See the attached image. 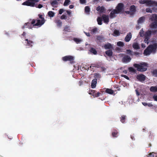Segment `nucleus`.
Segmentation results:
<instances>
[{
	"mask_svg": "<svg viewBox=\"0 0 157 157\" xmlns=\"http://www.w3.org/2000/svg\"><path fill=\"white\" fill-rule=\"evenodd\" d=\"M133 66L136 68L137 71L140 72L146 71L147 69V64L145 62L141 63L140 64L135 63Z\"/></svg>",
	"mask_w": 157,
	"mask_h": 157,
	"instance_id": "f257e3e1",
	"label": "nucleus"
},
{
	"mask_svg": "<svg viewBox=\"0 0 157 157\" xmlns=\"http://www.w3.org/2000/svg\"><path fill=\"white\" fill-rule=\"evenodd\" d=\"M45 22L44 20H37L33 19L31 21V24H33V26H41Z\"/></svg>",
	"mask_w": 157,
	"mask_h": 157,
	"instance_id": "f03ea898",
	"label": "nucleus"
},
{
	"mask_svg": "<svg viewBox=\"0 0 157 157\" xmlns=\"http://www.w3.org/2000/svg\"><path fill=\"white\" fill-rule=\"evenodd\" d=\"M152 33V31L150 30H148L145 32L144 36L145 39L144 42V43L147 44H148L149 43V39H150Z\"/></svg>",
	"mask_w": 157,
	"mask_h": 157,
	"instance_id": "7ed1b4c3",
	"label": "nucleus"
},
{
	"mask_svg": "<svg viewBox=\"0 0 157 157\" xmlns=\"http://www.w3.org/2000/svg\"><path fill=\"white\" fill-rule=\"evenodd\" d=\"M62 60L65 62L70 61V63H74V57L71 56H66L63 57Z\"/></svg>",
	"mask_w": 157,
	"mask_h": 157,
	"instance_id": "20e7f679",
	"label": "nucleus"
},
{
	"mask_svg": "<svg viewBox=\"0 0 157 157\" xmlns=\"http://www.w3.org/2000/svg\"><path fill=\"white\" fill-rule=\"evenodd\" d=\"M131 60V58L130 56L124 55L122 59V61L124 63H127L130 62Z\"/></svg>",
	"mask_w": 157,
	"mask_h": 157,
	"instance_id": "39448f33",
	"label": "nucleus"
},
{
	"mask_svg": "<svg viewBox=\"0 0 157 157\" xmlns=\"http://www.w3.org/2000/svg\"><path fill=\"white\" fill-rule=\"evenodd\" d=\"M35 4L34 0H28L22 3L23 5L32 7L34 6Z\"/></svg>",
	"mask_w": 157,
	"mask_h": 157,
	"instance_id": "423d86ee",
	"label": "nucleus"
},
{
	"mask_svg": "<svg viewBox=\"0 0 157 157\" xmlns=\"http://www.w3.org/2000/svg\"><path fill=\"white\" fill-rule=\"evenodd\" d=\"M148 47H150L149 49L151 53H155L157 48V44L155 43L149 45Z\"/></svg>",
	"mask_w": 157,
	"mask_h": 157,
	"instance_id": "0eeeda50",
	"label": "nucleus"
},
{
	"mask_svg": "<svg viewBox=\"0 0 157 157\" xmlns=\"http://www.w3.org/2000/svg\"><path fill=\"white\" fill-rule=\"evenodd\" d=\"M124 5L122 3H119L116 6V10L118 13L121 12L124 9Z\"/></svg>",
	"mask_w": 157,
	"mask_h": 157,
	"instance_id": "6e6552de",
	"label": "nucleus"
},
{
	"mask_svg": "<svg viewBox=\"0 0 157 157\" xmlns=\"http://www.w3.org/2000/svg\"><path fill=\"white\" fill-rule=\"evenodd\" d=\"M136 78L139 81L142 82L145 80L146 76L144 75L141 74L138 75L136 76Z\"/></svg>",
	"mask_w": 157,
	"mask_h": 157,
	"instance_id": "1a4fd4ad",
	"label": "nucleus"
},
{
	"mask_svg": "<svg viewBox=\"0 0 157 157\" xmlns=\"http://www.w3.org/2000/svg\"><path fill=\"white\" fill-rule=\"evenodd\" d=\"M127 53L129 54L131 56H137L140 54L137 52H133L130 49H127L126 50Z\"/></svg>",
	"mask_w": 157,
	"mask_h": 157,
	"instance_id": "9d476101",
	"label": "nucleus"
},
{
	"mask_svg": "<svg viewBox=\"0 0 157 157\" xmlns=\"http://www.w3.org/2000/svg\"><path fill=\"white\" fill-rule=\"evenodd\" d=\"M104 36H97L96 41L98 44L104 42Z\"/></svg>",
	"mask_w": 157,
	"mask_h": 157,
	"instance_id": "9b49d317",
	"label": "nucleus"
},
{
	"mask_svg": "<svg viewBox=\"0 0 157 157\" xmlns=\"http://www.w3.org/2000/svg\"><path fill=\"white\" fill-rule=\"evenodd\" d=\"M25 40L26 41L25 42L26 46H29L31 47H32L33 46V44L34 43L33 42L30 40H29L27 39H25Z\"/></svg>",
	"mask_w": 157,
	"mask_h": 157,
	"instance_id": "f8f14e48",
	"label": "nucleus"
},
{
	"mask_svg": "<svg viewBox=\"0 0 157 157\" xmlns=\"http://www.w3.org/2000/svg\"><path fill=\"white\" fill-rule=\"evenodd\" d=\"M101 18L102 19L105 23L107 24L109 22V16L105 14H103L102 15Z\"/></svg>",
	"mask_w": 157,
	"mask_h": 157,
	"instance_id": "ddd939ff",
	"label": "nucleus"
},
{
	"mask_svg": "<svg viewBox=\"0 0 157 157\" xmlns=\"http://www.w3.org/2000/svg\"><path fill=\"white\" fill-rule=\"evenodd\" d=\"M118 13V12H117V10H113L110 13V17L111 18H113L115 17H116L115 14Z\"/></svg>",
	"mask_w": 157,
	"mask_h": 157,
	"instance_id": "4468645a",
	"label": "nucleus"
},
{
	"mask_svg": "<svg viewBox=\"0 0 157 157\" xmlns=\"http://www.w3.org/2000/svg\"><path fill=\"white\" fill-rule=\"evenodd\" d=\"M97 11H99L101 13H105V7L102 6H98L96 8Z\"/></svg>",
	"mask_w": 157,
	"mask_h": 157,
	"instance_id": "2eb2a0df",
	"label": "nucleus"
},
{
	"mask_svg": "<svg viewBox=\"0 0 157 157\" xmlns=\"http://www.w3.org/2000/svg\"><path fill=\"white\" fill-rule=\"evenodd\" d=\"M60 0H54L51 2V5L54 8H56L58 7V1Z\"/></svg>",
	"mask_w": 157,
	"mask_h": 157,
	"instance_id": "dca6fc26",
	"label": "nucleus"
},
{
	"mask_svg": "<svg viewBox=\"0 0 157 157\" xmlns=\"http://www.w3.org/2000/svg\"><path fill=\"white\" fill-rule=\"evenodd\" d=\"M132 38V34L131 33H128L125 36L124 40L126 42H129Z\"/></svg>",
	"mask_w": 157,
	"mask_h": 157,
	"instance_id": "f3484780",
	"label": "nucleus"
},
{
	"mask_svg": "<svg viewBox=\"0 0 157 157\" xmlns=\"http://www.w3.org/2000/svg\"><path fill=\"white\" fill-rule=\"evenodd\" d=\"M97 83V79H93L91 82V87L92 88H95L96 86V84Z\"/></svg>",
	"mask_w": 157,
	"mask_h": 157,
	"instance_id": "a211bd4d",
	"label": "nucleus"
},
{
	"mask_svg": "<svg viewBox=\"0 0 157 157\" xmlns=\"http://www.w3.org/2000/svg\"><path fill=\"white\" fill-rule=\"evenodd\" d=\"M150 47L147 48L144 50V55L147 56L150 55L151 52L149 49Z\"/></svg>",
	"mask_w": 157,
	"mask_h": 157,
	"instance_id": "6ab92c4d",
	"label": "nucleus"
},
{
	"mask_svg": "<svg viewBox=\"0 0 157 157\" xmlns=\"http://www.w3.org/2000/svg\"><path fill=\"white\" fill-rule=\"evenodd\" d=\"M104 48L106 49H110L113 48L112 45L110 43H108L104 45Z\"/></svg>",
	"mask_w": 157,
	"mask_h": 157,
	"instance_id": "aec40b11",
	"label": "nucleus"
},
{
	"mask_svg": "<svg viewBox=\"0 0 157 157\" xmlns=\"http://www.w3.org/2000/svg\"><path fill=\"white\" fill-rule=\"evenodd\" d=\"M151 73L152 76L157 77V69H154L151 71Z\"/></svg>",
	"mask_w": 157,
	"mask_h": 157,
	"instance_id": "412c9836",
	"label": "nucleus"
},
{
	"mask_svg": "<svg viewBox=\"0 0 157 157\" xmlns=\"http://www.w3.org/2000/svg\"><path fill=\"white\" fill-rule=\"evenodd\" d=\"M118 131L116 129H113V131L112 133V136L113 137H117L118 136Z\"/></svg>",
	"mask_w": 157,
	"mask_h": 157,
	"instance_id": "4be33fe9",
	"label": "nucleus"
},
{
	"mask_svg": "<svg viewBox=\"0 0 157 157\" xmlns=\"http://www.w3.org/2000/svg\"><path fill=\"white\" fill-rule=\"evenodd\" d=\"M105 53L108 56L110 57L112 56L113 52L112 50L109 49L105 52Z\"/></svg>",
	"mask_w": 157,
	"mask_h": 157,
	"instance_id": "5701e85b",
	"label": "nucleus"
},
{
	"mask_svg": "<svg viewBox=\"0 0 157 157\" xmlns=\"http://www.w3.org/2000/svg\"><path fill=\"white\" fill-rule=\"evenodd\" d=\"M150 27L151 28H157V21H154L152 22L150 25Z\"/></svg>",
	"mask_w": 157,
	"mask_h": 157,
	"instance_id": "b1692460",
	"label": "nucleus"
},
{
	"mask_svg": "<svg viewBox=\"0 0 157 157\" xmlns=\"http://www.w3.org/2000/svg\"><path fill=\"white\" fill-rule=\"evenodd\" d=\"M155 1L151 0H146V4L147 5H155Z\"/></svg>",
	"mask_w": 157,
	"mask_h": 157,
	"instance_id": "393cba45",
	"label": "nucleus"
},
{
	"mask_svg": "<svg viewBox=\"0 0 157 157\" xmlns=\"http://www.w3.org/2000/svg\"><path fill=\"white\" fill-rule=\"evenodd\" d=\"M105 92L107 94H112L113 93V90L109 88H105Z\"/></svg>",
	"mask_w": 157,
	"mask_h": 157,
	"instance_id": "a878e982",
	"label": "nucleus"
},
{
	"mask_svg": "<svg viewBox=\"0 0 157 157\" xmlns=\"http://www.w3.org/2000/svg\"><path fill=\"white\" fill-rule=\"evenodd\" d=\"M150 19L152 21H157V14H152L150 18Z\"/></svg>",
	"mask_w": 157,
	"mask_h": 157,
	"instance_id": "bb28decb",
	"label": "nucleus"
},
{
	"mask_svg": "<svg viewBox=\"0 0 157 157\" xmlns=\"http://www.w3.org/2000/svg\"><path fill=\"white\" fill-rule=\"evenodd\" d=\"M130 10L133 13L136 11V6L134 5L131 6L130 7Z\"/></svg>",
	"mask_w": 157,
	"mask_h": 157,
	"instance_id": "cd10ccee",
	"label": "nucleus"
},
{
	"mask_svg": "<svg viewBox=\"0 0 157 157\" xmlns=\"http://www.w3.org/2000/svg\"><path fill=\"white\" fill-rule=\"evenodd\" d=\"M150 90L152 92H157V86H151L150 88Z\"/></svg>",
	"mask_w": 157,
	"mask_h": 157,
	"instance_id": "c85d7f7f",
	"label": "nucleus"
},
{
	"mask_svg": "<svg viewBox=\"0 0 157 157\" xmlns=\"http://www.w3.org/2000/svg\"><path fill=\"white\" fill-rule=\"evenodd\" d=\"M145 18L144 17H140L138 20V24L143 23L144 21Z\"/></svg>",
	"mask_w": 157,
	"mask_h": 157,
	"instance_id": "c756f323",
	"label": "nucleus"
},
{
	"mask_svg": "<svg viewBox=\"0 0 157 157\" xmlns=\"http://www.w3.org/2000/svg\"><path fill=\"white\" fill-rule=\"evenodd\" d=\"M133 48L135 49H140V47L137 43H134L132 44Z\"/></svg>",
	"mask_w": 157,
	"mask_h": 157,
	"instance_id": "7c9ffc66",
	"label": "nucleus"
},
{
	"mask_svg": "<svg viewBox=\"0 0 157 157\" xmlns=\"http://www.w3.org/2000/svg\"><path fill=\"white\" fill-rule=\"evenodd\" d=\"M126 116L124 115H123L121 116L120 118L121 121L123 123H124L125 120L126 119Z\"/></svg>",
	"mask_w": 157,
	"mask_h": 157,
	"instance_id": "2f4dec72",
	"label": "nucleus"
},
{
	"mask_svg": "<svg viewBox=\"0 0 157 157\" xmlns=\"http://www.w3.org/2000/svg\"><path fill=\"white\" fill-rule=\"evenodd\" d=\"M55 22L56 23L57 26L61 27L62 25V22L60 20H57Z\"/></svg>",
	"mask_w": 157,
	"mask_h": 157,
	"instance_id": "473e14b6",
	"label": "nucleus"
},
{
	"mask_svg": "<svg viewBox=\"0 0 157 157\" xmlns=\"http://www.w3.org/2000/svg\"><path fill=\"white\" fill-rule=\"evenodd\" d=\"M90 51L94 55H96L97 53V51L96 49L93 48H90Z\"/></svg>",
	"mask_w": 157,
	"mask_h": 157,
	"instance_id": "72a5a7b5",
	"label": "nucleus"
},
{
	"mask_svg": "<svg viewBox=\"0 0 157 157\" xmlns=\"http://www.w3.org/2000/svg\"><path fill=\"white\" fill-rule=\"evenodd\" d=\"M90 9L89 6H86L85 8V11L87 14H89Z\"/></svg>",
	"mask_w": 157,
	"mask_h": 157,
	"instance_id": "f704fd0d",
	"label": "nucleus"
},
{
	"mask_svg": "<svg viewBox=\"0 0 157 157\" xmlns=\"http://www.w3.org/2000/svg\"><path fill=\"white\" fill-rule=\"evenodd\" d=\"M102 19L101 17H98L97 19V21L98 24L99 25H101L102 24Z\"/></svg>",
	"mask_w": 157,
	"mask_h": 157,
	"instance_id": "c9c22d12",
	"label": "nucleus"
},
{
	"mask_svg": "<svg viewBox=\"0 0 157 157\" xmlns=\"http://www.w3.org/2000/svg\"><path fill=\"white\" fill-rule=\"evenodd\" d=\"M63 31L64 32H70V29L69 26L67 25L66 26L63 30Z\"/></svg>",
	"mask_w": 157,
	"mask_h": 157,
	"instance_id": "e433bc0d",
	"label": "nucleus"
},
{
	"mask_svg": "<svg viewBox=\"0 0 157 157\" xmlns=\"http://www.w3.org/2000/svg\"><path fill=\"white\" fill-rule=\"evenodd\" d=\"M128 69L129 70V71L131 72H132L134 73H136V70L132 67H129L128 68Z\"/></svg>",
	"mask_w": 157,
	"mask_h": 157,
	"instance_id": "4c0bfd02",
	"label": "nucleus"
},
{
	"mask_svg": "<svg viewBox=\"0 0 157 157\" xmlns=\"http://www.w3.org/2000/svg\"><path fill=\"white\" fill-rule=\"evenodd\" d=\"M156 154L154 152H152L149 154L147 155V157H156Z\"/></svg>",
	"mask_w": 157,
	"mask_h": 157,
	"instance_id": "58836bf2",
	"label": "nucleus"
},
{
	"mask_svg": "<svg viewBox=\"0 0 157 157\" xmlns=\"http://www.w3.org/2000/svg\"><path fill=\"white\" fill-rule=\"evenodd\" d=\"M48 16L50 17H52L54 16L55 13L52 11H49L48 13Z\"/></svg>",
	"mask_w": 157,
	"mask_h": 157,
	"instance_id": "ea45409f",
	"label": "nucleus"
},
{
	"mask_svg": "<svg viewBox=\"0 0 157 157\" xmlns=\"http://www.w3.org/2000/svg\"><path fill=\"white\" fill-rule=\"evenodd\" d=\"M70 2V0H65L63 4V6H66L69 4V3Z\"/></svg>",
	"mask_w": 157,
	"mask_h": 157,
	"instance_id": "a19ab883",
	"label": "nucleus"
},
{
	"mask_svg": "<svg viewBox=\"0 0 157 157\" xmlns=\"http://www.w3.org/2000/svg\"><path fill=\"white\" fill-rule=\"evenodd\" d=\"M144 31L143 30V29L142 28L140 30L139 33L140 36L141 37H143L144 36Z\"/></svg>",
	"mask_w": 157,
	"mask_h": 157,
	"instance_id": "79ce46f5",
	"label": "nucleus"
},
{
	"mask_svg": "<svg viewBox=\"0 0 157 157\" xmlns=\"http://www.w3.org/2000/svg\"><path fill=\"white\" fill-rule=\"evenodd\" d=\"M95 78H100L101 77V75L99 73H95L94 74Z\"/></svg>",
	"mask_w": 157,
	"mask_h": 157,
	"instance_id": "37998d69",
	"label": "nucleus"
},
{
	"mask_svg": "<svg viewBox=\"0 0 157 157\" xmlns=\"http://www.w3.org/2000/svg\"><path fill=\"white\" fill-rule=\"evenodd\" d=\"M117 45L119 46L123 47L124 46V44L122 42L119 41L117 42Z\"/></svg>",
	"mask_w": 157,
	"mask_h": 157,
	"instance_id": "c03bdc74",
	"label": "nucleus"
},
{
	"mask_svg": "<svg viewBox=\"0 0 157 157\" xmlns=\"http://www.w3.org/2000/svg\"><path fill=\"white\" fill-rule=\"evenodd\" d=\"M97 32V28H95L91 31V33H95Z\"/></svg>",
	"mask_w": 157,
	"mask_h": 157,
	"instance_id": "a18cd8bd",
	"label": "nucleus"
},
{
	"mask_svg": "<svg viewBox=\"0 0 157 157\" xmlns=\"http://www.w3.org/2000/svg\"><path fill=\"white\" fill-rule=\"evenodd\" d=\"M27 23L28 24V25H27V28H29V29H31L32 28V26H33V24H31V23L29 22H27Z\"/></svg>",
	"mask_w": 157,
	"mask_h": 157,
	"instance_id": "49530a36",
	"label": "nucleus"
},
{
	"mask_svg": "<svg viewBox=\"0 0 157 157\" xmlns=\"http://www.w3.org/2000/svg\"><path fill=\"white\" fill-rule=\"evenodd\" d=\"M74 40L77 43H78L81 41V40L78 38H74Z\"/></svg>",
	"mask_w": 157,
	"mask_h": 157,
	"instance_id": "de8ad7c7",
	"label": "nucleus"
},
{
	"mask_svg": "<svg viewBox=\"0 0 157 157\" xmlns=\"http://www.w3.org/2000/svg\"><path fill=\"white\" fill-rule=\"evenodd\" d=\"M146 11L147 12L151 13L152 10L150 8H147L146 9Z\"/></svg>",
	"mask_w": 157,
	"mask_h": 157,
	"instance_id": "09e8293b",
	"label": "nucleus"
},
{
	"mask_svg": "<svg viewBox=\"0 0 157 157\" xmlns=\"http://www.w3.org/2000/svg\"><path fill=\"white\" fill-rule=\"evenodd\" d=\"M113 33L115 35L117 36H119L120 35L119 32L117 30H114Z\"/></svg>",
	"mask_w": 157,
	"mask_h": 157,
	"instance_id": "8fccbe9b",
	"label": "nucleus"
},
{
	"mask_svg": "<svg viewBox=\"0 0 157 157\" xmlns=\"http://www.w3.org/2000/svg\"><path fill=\"white\" fill-rule=\"evenodd\" d=\"M146 0H140L139 1V2L141 4H146Z\"/></svg>",
	"mask_w": 157,
	"mask_h": 157,
	"instance_id": "3c124183",
	"label": "nucleus"
},
{
	"mask_svg": "<svg viewBox=\"0 0 157 157\" xmlns=\"http://www.w3.org/2000/svg\"><path fill=\"white\" fill-rule=\"evenodd\" d=\"M121 77H123L124 78H125L127 80H129V78L127 76L125 75L122 74L121 75Z\"/></svg>",
	"mask_w": 157,
	"mask_h": 157,
	"instance_id": "603ef678",
	"label": "nucleus"
},
{
	"mask_svg": "<svg viewBox=\"0 0 157 157\" xmlns=\"http://www.w3.org/2000/svg\"><path fill=\"white\" fill-rule=\"evenodd\" d=\"M38 16L39 17V18L41 19V20H44V21H45V19L44 17H43V15L40 14H39L38 15Z\"/></svg>",
	"mask_w": 157,
	"mask_h": 157,
	"instance_id": "864d4df0",
	"label": "nucleus"
},
{
	"mask_svg": "<svg viewBox=\"0 0 157 157\" xmlns=\"http://www.w3.org/2000/svg\"><path fill=\"white\" fill-rule=\"evenodd\" d=\"M79 2L81 4H84L86 2V0H79Z\"/></svg>",
	"mask_w": 157,
	"mask_h": 157,
	"instance_id": "5fc2aeb1",
	"label": "nucleus"
},
{
	"mask_svg": "<svg viewBox=\"0 0 157 157\" xmlns=\"http://www.w3.org/2000/svg\"><path fill=\"white\" fill-rule=\"evenodd\" d=\"M60 18L61 19H65L67 18V16L66 15L64 14H63L62 15V16H61Z\"/></svg>",
	"mask_w": 157,
	"mask_h": 157,
	"instance_id": "6e6d98bb",
	"label": "nucleus"
},
{
	"mask_svg": "<svg viewBox=\"0 0 157 157\" xmlns=\"http://www.w3.org/2000/svg\"><path fill=\"white\" fill-rule=\"evenodd\" d=\"M89 94H94L95 92V91L94 90H89Z\"/></svg>",
	"mask_w": 157,
	"mask_h": 157,
	"instance_id": "4d7b16f0",
	"label": "nucleus"
},
{
	"mask_svg": "<svg viewBox=\"0 0 157 157\" xmlns=\"http://www.w3.org/2000/svg\"><path fill=\"white\" fill-rule=\"evenodd\" d=\"M64 11H65V10H63V9H60L59 10V14H61Z\"/></svg>",
	"mask_w": 157,
	"mask_h": 157,
	"instance_id": "13d9d810",
	"label": "nucleus"
},
{
	"mask_svg": "<svg viewBox=\"0 0 157 157\" xmlns=\"http://www.w3.org/2000/svg\"><path fill=\"white\" fill-rule=\"evenodd\" d=\"M101 94V93L99 92H98L97 93L94 94V96L96 97H99Z\"/></svg>",
	"mask_w": 157,
	"mask_h": 157,
	"instance_id": "bf43d9fd",
	"label": "nucleus"
},
{
	"mask_svg": "<svg viewBox=\"0 0 157 157\" xmlns=\"http://www.w3.org/2000/svg\"><path fill=\"white\" fill-rule=\"evenodd\" d=\"M28 23H26L24 25H23L22 27V29H25V28H27V25H28Z\"/></svg>",
	"mask_w": 157,
	"mask_h": 157,
	"instance_id": "052dcab7",
	"label": "nucleus"
},
{
	"mask_svg": "<svg viewBox=\"0 0 157 157\" xmlns=\"http://www.w3.org/2000/svg\"><path fill=\"white\" fill-rule=\"evenodd\" d=\"M153 98L155 101H157V95H154L153 96Z\"/></svg>",
	"mask_w": 157,
	"mask_h": 157,
	"instance_id": "680f3d73",
	"label": "nucleus"
},
{
	"mask_svg": "<svg viewBox=\"0 0 157 157\" xmlns=\"http://www.w3.org/2000/svg\"><path fill=\"white\" fill-rule=\"evenodd\" d=\"M147 105L149 107H153V104L150 103H147Z\"/></svg>",
	"mask_w": 157,
	"mask_h": 157,
	"instance_id": "e2e57ef3",
	"label": "nucleus"
},
{
	"mask_svg": "<svg viewBox=\"0 0 157 157\" xmlns=\"http://www.w3.org/2000/svg\"><path fill=\"white\" fill-rule=\"evenodd\" d=\"M85 34L88 36H90V34L89 33H86L84 32Z\"/></svg>",
	"mask_w": 157,
	"mask_h": 157,
	"instance_id": "0e129e2a",
	"label": "nucleus"
},
{
	"mask_svg": "<svg viewBox=\"0 0 157 157\" xmlns=\"http://www.w3.org/2000/svg\"><path fill=\"white\" fill-rule=\"evenodd\" d=\"M43 7V6L42 4H39L38 6V8H41Z\"/></svg>",
	"mask_w": 157,
	"mask_h": 157,
	"instance_id": "69168bd1",
	"label": "nucleus"
},
{
	"mask_svg": "<svg viewBox=\"0 0 157 157\" xmlns=\"http://www.w3.org/2000/svg\"><path fill=\"white\" fill-rule=\"evenodd\" d=\"M96 66L94 64H92L90 66V67L89 68H91V67H95Z\"/></svg>",
	"mask_w": 157,
	"mask_h": 157,
	"instance_id": "338daca9",
	"label": "nucleus"
},
{
	"mask_svg": "<svg viewBox=\"0 0 157 157\" xmlns=\"http://www.w3.org/2000/svg\"><path fill=\"white\" fill-rule=\"evenodd\" d=\"M74 7V6L73 5H70L69 6V8L71 9L73 8Z\"/></svg>",
	"mask_w": 157,
	"mask_h": 157,
	"instance_id": "774afa93",
	"label": "nucleus"
}]
</instances>
